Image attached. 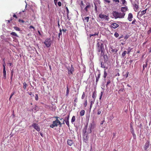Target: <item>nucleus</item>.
Here are the masks:
<instances>
[{"instance_id":"423d86ee","label":"nucleus","mask_w":151,"mask_h":151,"mask_svg":"<svg viewBox=\"0 0 151 151\" xmlns=\"http://www.w3.org/2000/svg\"><path fill=\"white\" fill-rule=\"evenodd\" d=\"M68 73L69 74H72L73 72L74 71V68L73 67V65H71V67L68 68Z\"/></svg>"},{"instance_id":"864d4df0","label":"nucleus","mask_w":151,"mask_h":151,"mask_svg":"<svg viewBox=\"0 0 151 151\" xmlns=\"http://www.w3.org/2000/svg\"><path fill=\"white\" fill-rule=\"evenodd\" d=\"M13 17H15L16 19H17V17L16 15L15 14H14L13 15Z\"/></svg>"},{"instance_id":"de8ad7c7","label":"nucleus","mask_w":151,"mask_h":151,"mask_svg":"<svg viewBox=\"0 0 151 151\" xmlns=\"http://www.w3.org/2000/svg\"><path fill=\"white\" fill-rule=\"evenodd\" d=\"M14 74V71L13 70L11 71V75L12 76H13Z\"/></svg>"},{"instance_id":"0eeeda50","label":"nucleus","mask_w":151,"mask_h":151,"mask_svg":"<svg viewBox=\"0 0 151 151\" xmlns=\"http://www.w3.org/2000/svg\"><path fill=\"white\" fill-rule=\"evenodd\" d=\"M70 117V114L67 116H66L64 120L65 121L66 125L69 127H70V124L69 123V119Z\"/></svg>"},{"instance_id":"e2e57ef3","label":"nucleus","mask_w":151,"mask_h":151,"mask_svg":"<svg viewBox=\"0 0 151 151\" xmlns=\"http://www.w3.org/2000/svg\"><path fill=\"white\" fill-rule=\"evenodd\" d=\"M5 65H3V69H5Z\"/></svg>"},{"instance_id":"cd10ccee","label":"nucleus","mask_w":151,"mask_h":151,"mask_svg":"<svg viewBox=\"0 0 151 151\" xmlns=\"http://www.w3.org/2000/svg\"><path fill=\"white\" fill-rule=\"evenodd\" d=\"M45 105V107L47 109H50V106L49 105L47 104H44Z\"/></svg>"},{"instance_id":"ddd939ff","label":"nucleus","mask_w":151,"mask_h":151,"mask_svg":"<svg viewBox=\"0 0 151 151\" xmlns=\"http://www.w3.org/2000/svg\"><path fill=\"white\" fill-rule=\"evenodd\" d=\"M147 9L144 10L141 12H138V14H139L140 16H141L146 13Z\"/></svg>"},{"instance_id":"774afa93","label":"nucleus","mask_w":151,"mask_h":151,"mask_svg":"<svg viewBox=\"0 0 151 151\" xmlns=\"http://www.w3.org/2000/svg\"><path fill=\"white\" fill-rule=\"evenodd\" d=\"M3 60L4 61V63L3 65H6V64H5V61H4V59Z\"/></svg>"},{"instance_id":"4be33fe9","label":"nucleus","mask_w":151,"mask_h":151,"mask_svg":"<svg viewBox=\"0 0 151 151\" xmlns=\"http://www.w3.org/2000/svg\"><path fill=\"white\" fill-rule=\"evenodd\" d=\"M86 127H85L83 129V135L85 134H87V133H86Z\"/></svg>"},{"instance_id":"a878e982","label":"nucleus","mask_w":151,"mask_h":151,"mask_svg":"<svg viewBox=\"0 0 151 151\" xmlns=\"http://www.w3.org/2000/svg\"><path fill=\"white\" fill-rule=\"evenodd\" d=\"M13 27L14 29L16 31H20V29L19 27Z\"/></svg>"},{"instance_id":"13d9d810","label":"nucleus","mask_w":151,"mask_h":151,"mask_svg":"<svg viewBox=\"0 0 151 151\" xmlns=\"http://www.w3.org/2000/svg\"><path fill=\"white\" fill-rule=\"evenodd\" d=\"M81 6H84V4L83 3V1H81Z\"/></svg>"},{"instance_id":"c03bdc74","label":"nucleus","mask_w":151,"mask_h":151,"mask_svg":"<svg viewBox=\"0 0 151 151\" xmlns=\"http://www.w3.org/2000/svg\"><path fill=\"white\" fill-rule=\"evenodd\" d=\"M58 5L59 6H61V2H60V1L58 2Z\"/></svg>"},{"instance_id":"2eb2a0df","label":"nucleus","mask_w":151,"mask_h":151,"mask_svg":"<svg viewBox=\"0 0 151 151\" xmlns=\"http://www.w3.org/2000/svg\"><path fill=\"white\" fill-rule=\"evenodd\" d=\"M133 17V15L132 13H130L129 14L128 19L129 20L131 21L132 20V18Z\"/></svg>"},{"instance_id":"5701e85b","label":"nucleus","mask_w":151,"mask_h":151,"mask_svg":"<svg viewBox=\"0 0 151 151\" xmlns=\"http://www.w3.org/2000/svg\"><path fill=\"white\" fill-rule=\"evenodd\" d=\"M76 120V117L75 116H73L71 120V122L72 123H73V122H74Z\"/></svg>"},{"instance_id":"c85d7f7f","label":"nucleus","mask_w":151,"mask_h":151,"mask_svg":"<svg viewBox=\"0 0 151 151\" xmlns=\"http://www.w3.org/2000/svg\"><path fill=\"white\" fill-rule=\"evenodd\" d=\"M127 50V53L129 54V52H130L132 50V48H131L130 47H128Z\"/></svg>"},{"instance_id":"7ed1b4c3","label":"nucleus","mask_w":151,"mask_h":151,"mask_svg":"<svg viewBox=\"0 0 151 151\" xmlns=\"http://www.w3.org/2000/svg\"><path fill=\"white\" fill-rule=\"evenodd\" d=\"M58 125H59V127H61V123L59 119H57L53 121L52 124L50 125V127L52 128H53L55 127H57Z\"/></svg>"},{"instance_id":"f257e3e1","label":"nucleus","mask_w":151,"mask_h":151,"mask_svg":"<svg viewBox=\"0 0 151 151\" xmlns=\"http://www.w3.org/2000/svg\"><path fill=\"white\" fill-rule=\"evenodd\" d=\"M97 49L99 52H101V55H102L103 53V45L102 41L100 40H98L97 41Z\"/></svg>"},{"instance_id":"58836bf2","label":"nucleus","mask_w":151,"mask_h":151,"mask_svg":"<svg viewBox=\"0 0 151 151\" xmlns=\"http://www.w3.org/2000/svg\"><path fill=\"white\" fill-rule=\"evenodd\" d=\"M66 10L67 15L68 16V14H69V10H68V7H66Z\"/></svg>"},{"instance_id":"6e6d98bb","label":"nucleus","mask_w":151,"mask_h":151,"mask_svg":"<svg viewBox=\"0 0 151 151\" xmlns=\"http://www.w3.org/2000/svg\"><path fill=\"white\" fill-rule=\"evenodd\" d=\"M136 22V20L135 19L132 22V24H134V23Z\"/></svg>"},{"instance_id":"393cba45","label":"nucleus","mask_w":151,"mask_h":151,"mask_svg":"<svg viewBox=\"0 0 151 151\" xmlns=\"http://www.w3.org/2000/svg\"><path fill=\"white\" fill-rule=\"evenodd\" d=\"M10 34L16 37H18L17 34L15 32H12Z\"/></svg>"},{"instance_id":"69168bd1","label":"nucleus","mask_w":151,"mask_h":151,"mask_svg":"<svg viewBox=\"0 0 151 151\" xmlns=\"http://www.w3.org/2000/svg\"><path fill=\"white\" fill-rule=\"evenodd\" d=\"M92 36H94V34L90 35V37H91Z\"/></svg>"},{"instance_id":"49530a36","label":"nucleus","mask_w":151,"mask_h":151,"mask_svg":"<svg viewBox=\"0 0 151 151\" xmlns=\"http://www.w3.org/2000/svg\"><path fill=\"white\" fill-rule=\"evenodd\" d=\"M29 28L30 29L33 28L34 29V30H35V27L33 26H32V25H31L29 26Z\"/></svg>"},{"instance_id":"412c9836","label":"nucleus","mask_w":151,"mask_h":151,"mask_svg":"<svg viewBox=\"0 0 151 151\" xmlns=\"http://www.w3.org/2000/svg\"><path fill=\"white\" fill-rule=\"evenodd\" d=\"M85 114V111L82 110L81 111L80 113V115L81 116H83Z\"/></svg>"},{"instance_id":"1a4fd4ad","label":"nucleus","mask_w":151,"mask_h":151,"mask_svg":"<svg viewBox=\"0 0 151 151\" xmlns=\"http://www.w3.org/2000/svg\"><path fill=\"white\" fill-rule=\"evenodd\" d=\"M67 143L68 145L71 146L74 144V141L71 139H68L67 140Z\"/></svg>"},{"instance_id":"09e8293b","label":"nucleus","mask_w":151,"mask_h":151,"mask_svg":"<svg viewBox=\"0 0 151 151\" xmlns=\"http://www.w3.org/2000/svg\"><path fill=\"white\" fill-rule=\"evenodd\" d=\"M13 19H12V18H11V19H10V20H7V21H8V23H9L10 22V21H12V20Z\"/></svg>"},{"instance_id":"aec40b11","label":"nucleus","mask_w":151,"mask_h":151,"mask_svg":"<svg viewBox=\"0 0 151 151\" xmlns=\"http://www.w3.org/2000/svg\"><path fill=\"white\" fill-rule=\"evenodd\" d=\"M4 78L5 79L6 78V72L5 69H3V70Z\"/></svg>"},{"instance_id":"b1692460","label":"nucleus","mask_w":151,"mask_h":151,"mask_svg":"<svg viewBox=\"0 0 151 151\" xmlns=\"http://www.w3.org/2000/svg\"><path fill=\"white\" fill-rule=\"evenodd\" d=\"M84 21L85 22H88L89 20V17H86L84 18L83 19Z\"/></svg>"},{"instance_id":"e433bc0d","label":"nucleus","mask_w":151,"mask_h":151,"mask_svg":"<svg viewBox=\"0 0 151 151\" xmlns=\"http://www.w3.org/2000/svg\"><path fill=\"white\" fill-rule=\"evenodd\" d=\"M94 103V102L93 101H91V105H90V109H91L92 107V105Z\"/></svg>"},{"instance_id":"f3484780","label":"nucleus","mask_w":151,"mask_h":151,"mask_svg":"<svg viewBox=\"0 0 151 151\" xmlns=\"http://www.w3.org/2000/svg\"><path fill=\"white\" fill-rule=\"evenodd\" d=\"M127 9V8L124 7H122L121 8V11L123 13H124L126 11Z\"/></svg>"},{"instance_id":"bf43d9fd","label":"nucleus","mask_w":151,"mask_h":151,"mask_svg":"<svg viewBox=\"0 0 151 151\" xmlns=\"http://www.w3.org/2000/svg\"><path fill=\"white\" fill-rule=\"evenodd\" d=\"M106 2L109 3L110 2V1L109 0H104Z\"/></svg>"},{"instance_id":"2f4dec72","label":"nucleus","mask_w":151,"mask_h":151,"mask_svg":"<svg viewBox=\"0 0 151 151\" xmlns=\"http://www.w3.org/2000/svg\"><path fill=\"white\" fill-rule=\"evenodd\" d=\"M35 99L36 100L38 101V95L37 94H35Z\"/></svg>"},{"instance_id":"0e129e2a","label":"nucleus","mask_w":151,"mask_h":151,"mask_svg":"<svg viewBox=\"0 0 151 151\" xmlns=\"http://www.w3.org/2000/svg\"><path fill=\"white\" fill-rule=\"evenodd\" d=\"M131 130H132V133H133L134 132V131L133 129L132 128V129H131Z\"/></svg>"},{"instance_id":"a18cd8bd","label":"nucleus","mask_w":151,"mask_h":151,"mask_svg":"<svg viewBox=\"0 0 151 151\" xmlns=\"http://www.w3.org/2000/svg\"><path fill=\"white\" fill-rule=\"evenodd\" d=\"M111 82V81L110 80H109L107 83H106V86L107 87V86Z\"/></svg>"},{"instance_id":"4d7b16f0","label":"nucleus","mask_w":151,"mask_h":151,"mask_svg":"<svg viewBox=\"0 0 151 151\" xmlns=\"http://www.w3.org/2000/svg\"><path fill=\"white\" fill-rule=\"evenodd\" d=\"M53 117L56 119V120L58 119V118H59V117L58 116H54Z\"/></svg>"},{"instance_id":"6e6552de","label":"nucleus","mask_w":151,"mask_h":151,"mask_svg":"<svg viewBox=\"0 0 151 151\" xmlns=\"http://www.w3.org/2000/svg\"><path fill=\"white\" fill-rule=\"evenodd\" d=\"M32 126L37 131L39 132L40 131V128L38 126L37 124H36V123H33L32 124Z\"/></svg>"},{"instance_id":"f704fd0d","label":"nucleus","mask_w":151,"mask_h":151,"mask_svg":"<svg viewBox=\"0 0 151 151\" xmlns=\"http://www.w3.org/2000/svg\"><path fill=\"white\" fill-rule=\"evenodd\" d=\"M85 94L84 92L83 93V95H82L81 99H83L85 97Z\"/></svg>"},{"instance_id":"39448f33","label":"nucleus","mask_w":151,"mask_h":151,"mask_svg":"<svg viewBox=\"0 0 151 151\" xmlns=\"http://www.w3.org/2000/svg\"><path fill=\"white\" fill-rule=\"evenodd\" d=\"M99 17L101 19H103L105 20L108 21L109 19V18L108 16L104 15L102 14H99Z\"/></svg>"},{"instance_id":"c756f323","label":"nucleus","mask_w":151,"mask_h":151,"mask_svg":"<svg viewBox=\"0 0 151 151\" xmlns=\"http://www.w3.org/2000/svg\"><path fill=\"white\" fill-rule=\"evenodd\" d=\"M127 53V52L126 51H124L122 54V56L124 57Z\"/></svg>"},{"instance_id":"473e14b6","label":"nucleus","mask_w":151,"mask_h":151,"mask_svg":"<svg viewBox=\"0 0 151 151\" xmlns=\"http://www.w3.org/2000/svg\"><path fill=\"white\" fill-rule=\"evenodd\" d=\"M114 35L116 37H117L119 36V35L118 33L116 32L114 34Z\"/></svg>"},{"instance_id":"9d476101","label":"nucleus","mask_w":151,"mask_h":151,"mask_svg":"<svg viewBox=\"0 0 151 151\" xmlns=\"http://www.w3.org/2000/svg\"><path fill=\"white\" fill-rule=\"evenodd\" d=\"M88 137L87 134H85L83 135V141L87 143L88 142Z\"/></svg>"},{"instance_id":"4468645a","label":"nucleus","mask_w":151,"mask_h":151,"mask_svg":"<svg viewBox=\"0 0 151 151\" xmlns=\"http://www.w3.org/2000/svg\"><path fill=\"white\" fill-rule=\"evenodd\" d=\"M110 50L111 51V53H116L117 51L118 50L116 49H113V47H111L110 48Z\"/></svg>"},{"instance_id":"a19ab883","label":"nucleus","mask_w":151,"mask_h":151,"mask_svg":"<svg viewBox=\"0 0 151 151\" xmlns=\"http://www.w3.org/2000/svg\"><path fill=\"white\" fill-rule=\"evenodd\" d=\"M74 102L77 103L78 102V98L77 97H76L74 100Z\"/></svg>"},{"instance_id":"72a5a7b5","label":"nucleus","mask_w":151,"mask_h":151,"mask_svg":"<svg viewBox=\"0 0 151 151\" xmlns=\"http://www.w3.org/2000/svg\"><path fill=\"white\" fill-rule=\"evenodd\" d=\"M19 22L20 23H24V21L23 20L21 19H19L18 20Z\"/></svg>"},{"instance_id":"9b49d317","label":"nucleus","mask_w":151,"mask_h":151,"mask_svg":"<svg viewBox=\"0 0 151 151\" xmlns=\"http://www.w3.org/2000/svg\"><path fill=\"white\" fill-rule=\"evenodd\" d=\"M119 26V25L116 23H113L111 24V27L114 29H115Z\"/></svg>"},{"instance_id":"052dcab7","label":"nucleus","mask_w":151,"mask_h":151,"mask_svg":"<svg viewBox=\"0 0 151 151\" xmlns=\"http://www.w3.org/2000/svg\"><path fill=\"white\" fill-rule=\"evenodd\" d=\"M32 92H29V95H31L32 94Z\"/></svg>"},{"instance_id":"603ef678","label":"nucleus","mask_w":151,"mask_h":151,"mask_svg":"<svg viewBox=\"0 0 151 151\" xmlns=\"http://www.w3.org/2000/svg\"><path fill=\"white\" fill-rule=\"evenodd\" d=\"M62 30L63 31V32H66L67 31V30L66 29H63L62 30Z\"/></svg>"},{"instance_id":"3c124183","label":"nucleus","mask_w":151,"mask_h":151,"mask_svg":"<svg viewBox=\"0 0 151 151\" xmlns=\"http://www.w3.org/2000/svg\"><path fill=\"white\" fill-rule=\"evenodd\" d=\"M101 113V111L99 110H98V112H97L98 114L99 115V114H100Z\"/></svg>"},{"instance_id":"7c9ffc66","label":"nucleus","mask_w":151,"mask_h":151,"mask_svg":"<svg viewBox=\"0 0 151 151\" xmlns=\"http://www.w3.org/2000/svg\"><path fill=\"white\" fill-rule=\"evenodd\" d=\"M147 62H146L145 63V64H144L143 65V70H144L145 68V67H147Z\"/></svg>"},{"instance_id":"ea45409f","label":"nucleus","mask_w":151,"mask_h":151,"mask_svg":"<svg viewBox=\"0 0 151 151\" xmlns=\"http://www.w3.org/2000/svg\"><path fill=\"white\" fill-rule=\"evenodd\" d=\"M87 100H86L84 103V106L85 107H86L87 105Z\"/></svg>"},{"instance_id":"4c0bfd02","label":"nucleus","mask_w":151,"mask_h":151,"mask_svg":"<svg viewBox=\"0 0 151 151\" xmlns=\"http://www.w3.org/2000/svg\"><path fill=\"white\" fill-rule=\"evenodd\" d=\"M122 1V4H123L124 5H125V4L126 1L125 0H121Z\"/></svg>"},{"instance_id":"8fccbe9b","label":"nucleus","mask_w":151,"mask_h":151,"mask_svg":"<svg viewBox=\"0 0 151 151\" xmlns=\"http://www.w3.org/2000/svg\"><path fill=\"white\" fill-rule=\"evenodd\" d=\"M113 1L115 2H117L118 3L119 2V0H113Z\"/></svg>"},{"instance_id":"5fc2aeb1","label":"nucleus","mask_w":151,"mask_h":151,"mask_svg":"<svg viewBox=\"0 0 151 151\" xmlns=\"http://www.w3.org/2000/svg\"><path fill=\"white\" fill-rule=\"evenodd\" d=\"M92 97L93 98H94V91L93 92V94L92 95Z\"/></svg>"},{"instance_id":"a211bd4d","label":"nucleus","mask_w":151,"mask_h":151,"mask_svg":"<svg viewBox=\"0 0 151 151\" xmlns=\"http://www.w3.org/2000/svg\"><path fill=\"white\" fill-rule=\"evenodd\" d=\"M91 5L90 4H87V6L85 8V10L87 12L88 11V9L90 8L91 7Z\"/></svg>"},{"instance_id":"37998d69","label":"nucleus","mask_w":151,"mask_h":151,"mask_svg":"<svg viewBox=\"0 0 151 151\" xmlns=\"http://www.w3.org/2000/svg\"><path fill=\"white\" fill-rule=\"evenodd\" d=\"M100 75H99V74L98 75V76L96 78V82H97L98 81V78H100Z\"/></svg>"},{"instance_id":"6ab92c4d","label":"nucleus","mask_w":151,"mask_h":151,"mask_svg":"<svg viewBox=\"0 0 151 151\" xmlns=\"http://www.w3.org/2000/svg\"><path fill=\"white\" fill-rule=\"evenodd\" d=\"M69 89L68 88V86H67V90H66V93L65 94V96H67V97L68 96L69 93Z\"/></svg>"},{"instance_id":"f8f14e48","label":"nucleus","mask_w":151,"mask_h":151,"mask_svg":"<svg viewBox=\"0 0 151 151\" xmlns=\"http://www.w3.org/2000/svg\"><path fill=\"white\" fill-rule=\"evenodd\" d=\"M149 142L148 141H147L145 143L144 146V149L146 150V151H147V148L149 147Z\"/></svg>"},{"instance_id":"338daca9","label":"nucleus","mask_w":151,"mask_h":151,"mask_svg":"<svg viewBox=\"0 0 151 151\" xmlns=\"http://www.w3.org/2000/svg\"><path fill=\"white\" fill-rule=\"evenodd\" d=\"M65 121H64V120H63V122L62 123H61V125L62 124H65Z\"/></svg>"},{"instance_id":"bb28decb","label":"nucleus","mask_w":151,"mask_h":151,"mask_svg":"<svg viewBox=\"0 0 151 151\" xmlns=\"http://www.w3.org/2000/svg\"><path fill=\"white\" fill-rule=\"evenodd\" d=\"M27 85L26 83L25 82H24L23 83V88L24 89H26V88L27 87Z\"/></svg>"},{"instance_id":"20e7f679","label":"nucleus","mask_w":151,"mask_h":151,"mask_svg":"<svg viewBox=\"0 0 151 151\" xmlns=\"http://www.w3.org/2000/svg\"><path fill=\"white\" fill-rule=\"evenodd\" d=\"M51 43V41L50 38L46 39L44 42V43L47 47H50Z\"/></svg>"},{"instance_id":"dca6fc26","label":"nucleus","mask_w":151,"mask_h":151,"mask_svg":"<svg viewBox=\"0 0 151 151\" xmlns=\"http://www.w3.org/2000/svg\"><path fill=\"white\" fill-rule=\"evenodd\" d=\"M133 6L134 7V11L136 12H137V9L139 8V6L136 4H134Z\"/></svg>"},{"instance_id":"c9c22d12","label":"nucleus","mask_w":151,"mask_h":151,"mask_svg":"<svg viewBox=\"0 0 151 151\" xmlns=\"http://www.w3.org/2000/svg\"><path fill=\"white\" fill-rule=\"evenodd\" d=\"M58 35H62V29L61 28L59 29V32L58 33Z\"/></svg>"},{"instance_id":"f03ea898","label":"nucleus","mask_w":151,"mask_h":151,"mask_svg":"<svg viewBox=\"0 0 151 151\" xmlns=\"http://www.w3.org/2000/svg\"><path fill=\"white\" fill-rule=\"evenodd\" d=\"M112 14L115 19L123 18L125 15L124 13H119L116 11H114Z\"/></svg>"},{"instance_id":"680f3d73","label":"nucleus","mask_w":151,"mask_h":151,"mask_svg":"<svg viewBox=\"0 0 151 151\" xmlns=\"http://www.w3.org/2000/svg\"><path fill=\"white\" fill-rule=\"evenodd\" d=\"M40 135H41L42 137H43V134H42V133L40 132Z\"/></svg>"},{"instance_id":"79ce46f5","label":"nucleus","mask_w":151,"mask_h":151,"mask_svg":"<svg viewBox=\"0 0 151 151\" xmlns=\"http://www.w3.org/2000/svg\"><path fill=\"white\" fill-rule=\"evenodd\" d=\"M14 92H12L11 95V96H10V98H11L14 95Z\"/></svg>"}]
</instances>
